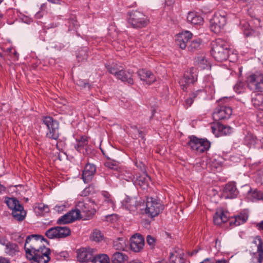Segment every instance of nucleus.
Masks as SVG:
<instances>
[{
    "label": "nucleus",
    "instance_id": "1",
    "mask_svg": "<svg viewBox=\"0 0 263 263\" xmlns=\"http://www.w3.org/2000/svg\"><path fill=\"white\" fill-rule=\"evenodd\" d=\"M43 241H48L41 235H32L28 236L24 245L26 257L32 258L33 257V254L42 250L43 248H46L42 243Z\"/></svg>",
    "mask_w": 263,
    "mask_h": 263
},
{
    "label": "nucleus",
    "instance_id": "2",
    "mask_svg": "<svg viewBox=\"0 0 263 263\" xmlns=\"http://www.w3.org/2000/svg\"><path fill=\"white\" fill-rule=\"evenodd\" d=\"M230 48L227 43L221 39L212 43L211 54L218 62L227 60L229 56Z\"/></svg>",
    "mask_w": 263,
    "mask_h": 263
},
{
    "label": "nucleus",
    "instance_id": "3",
    "mask_svg": "<svg viewBox=\"0 0 263 263\" xmlns=\"http://www.w3.org/2000/svg\"><path fill=\"white\" fill-rule=\"evenodd\" d=\"M246 82L248 88L254 92H263V73L256 72L248 76Z\"/></svg>",
    "mask_w": 263,
    "mask_h": 263
},
{
    "label": "nucleus",
    "instance_id": "4",
    "mask_svg": "<svg viewBox=\"0 0 263 263\" xmlns=\"http://www.w3.org/2000/svg\"><path fill=\"white\" fill-rule=\"evenodd\" d=\"M128 22L134 28L145 27L148 23L147 17L141 12L133 11L128 12Z\"/></svg>",
    "mask_w": 263,
    "mask_h": 263
},
{
    "label": "nucleus",
    "instance_id": "5",
    "mask_svg": "<svg viewBox=\"0 0 263 263\" xmlns=\"http://www.w3.org/2000/svg\"><path fill=\"white\" fill-rule=\"evenodd\" d=\"M164 209L160 200L150 197L147 198L145 213L149 217L158 216Z\"/></svg>",
    "mask_w": 263,
    "mask_h": 263
},
{
    "label": "nucleus",
    "instance_id": "6",
    "mask_svg": "<svg viewBox=\"0 0 263 263\" xmlns=\"http://www.w3.org/2000/svg\"><path fill=\"white\" fill-rule=\"evenodd\" d=\"M42 120L48 129L46 137L51 139L57 140L59 136V122L49 116L43 117Z\"/></svg>",
    "mask_w": 263,
    "mask_h": 263
},
{
    "label": "nucleus",
    "instance_id": "7",
    "mask_svg": "<svg viewBox=\"0 0 263 263\" xmlns=\"http://www.w3.org/2000/svg\"><path fill=\"white\" fill-rule=\"evenodd\" d=\"M187 144L192 150L197 153H202L208 150L210 147V142L204 139H199L195 136L189 137Z\"/></svg>",
    "mask_w": 263,
    "mask_h": 263
},
{
    "label": "nucleus",
    "instance_id": "8",
    "mask_svg": "<svg viewBox=\"0 0 263 263\" xmlns=\"http://www.w3.org/2000/svg\"><path fill=\"white\" fill-rule=\"evenodd\" d=\"M71 230L68 227L57 226L50 228L46 231V236L49 239H62L69 236Z\"/></svg>",
    "mask_w": 263,
    "mask_h": 263
},
{
    "label": "nucleus",
    "instance_id": "9",
    "mask_svg": "<svg viewBox=\"0 0 263 263\" xmlns=\"http://www.w3.org/2000/svg\"><path fill=\"white\" fill-rule=\"evenodd\" d=\"M227 23L225 16L220 14H215L210 21V29L216 34L220 33Z\"/></svg>",
    "mask_w": 263,
    "mask_h": 263
},
{
    "label": "nucleus",
    "instance_id": "10",
    "mask_svg": "<svg viewBox=\"0 0 263 263\" xmlns=\"http://www.w3.org/2000/svg\"><path fill=\"white\" fill-rule=\"evenodd\" d=\"M252 243L257 247V251L252 253V263H262L263 261V238L259 236L255 237Z\"/></svg>",
    "mask_w": 263,
    "mask_h": 263
},
{
    "label": "nucleus",
    "instance_id": "11",
    "mask_svg": "<svg viewBox=\"0 0 263 263\" xmlns=\"http://www.w3.org/2000/svg\"><path fill=\"white\" fill-rule=\"evenodd\" d=\"M50 250L48 248H43L42 250L32 254L33 257H27L32 263H48L50 259Z\"/></svg>",
    "mask_w": 263,
    "mask_h": 263
},
{
    "label": "nucleus",
    "instance_id": "12",
    "mask_svg": "<svg viewBox=\"0 0 263 263\" xmlns=\"http://www.w3.org/2000/svg\"><path fill=\"white\" fill-rule=\"evenodd\" d=\"M232 114V109L230 107L219 106L217 107L213 113V118L215 121H220L229 119Z\"/></svg>",
    "mask_w": 263,
    "mask_h": 263
},
{
    "label": "nucleus",
    "instance_id": "13",
    "mask_svg": "<svg viewBox=\"0 0 263 263\" xmlns=\"http://www.w3.org/2000/svg\"><path fill=\"white\" fill-rule=\"evenodd\" d=\"M81 218V211L80 210H71L66 214L60 217L57 221L58 224H65L72 222Z\"/></svg>",
    "mask_w": 263,
    "mask_h": 263
},
{
    "label": "nucleus",
    "instance_id": "14",
    "mask_svg": "<svg viewBox=\"0 0 263 263\" xmlns=\"http://www.w3.org/2000/svg\"><path fill=\"white\" fill-rule=\"evenodd\" d=\"M197 80V76L196 73V70L192 68L189 71L185 72L184 76L179 82L183 90L186 89L187 85L190 84H193Z\"/></svg>",
    "mask_w": 263,
    "mask_h": 263
},
{
    "label": "nucleus",
    "instance_id": "15",
    "mask_svg": "<svg viewBox=\"0 0 263 263\" xmlns=\"http://www.w3.org/2000/svg\"><path fill=\"white\" fill-rule=\"evenodd\" d=\"M144 200H139L137 197H127L125 199L124 205L129 211L134 212L139 208L141 210V206L144 205Z\"/></svg>",
    "mask_w": 263,
    "mask_h": 263
},
{
    "label": "nucleus",
    "instance_id": "16",
    "mask_svg": "<svg viewBox=\"0 0 263 263\" xmlns=\"http://www.w3.org/2000/svg\"><path fill=\"white\" fill-rule=\"evenodd\" d=\"M144 246V239L139 234H136L130 238V247L135 252H139L143 249Z\"/></svg>",
    "mask_w": 263,
    "mask_h": 263
},
{
    "label": "nucleus",
    "instance_id": "17",
    "mask_svg": "<svg viewBox=\"0 0 263 263\" xmlns=\"http://www.w3.org/2000/svg\"><path fill=\"white\" fill-rule=\"evenodd\" d=\"M212 133L216 136L219 137L231 134L232 129L230 126L224 125L219 123L211 125Z\"/></svg>",
    "mask_w": 263,
    "mask_h": 263
},
{
    "label": "nucleus",
    "instance_id": "18",
    "mask_svg": "<svg viewBox=\"0 0 263 263\" xmlns=\"http://www.w3.org/2000/svg\"><path fill=\"white\" fill-rule=\"evenodd\" d=\"M77 252L78 260L80 262L91 261L93 258V251L92 249L81 248Z\"/></svg>",
    "mask_w": 263,
    "mask_h": 263
},
{
    "label": "nucleus",
    "instance_id": "19",
    "mask_svg": "<svg viewBox=\"0 0 263 263\" xmlns=\"http://www.w3.org/2000/svg\"><path fill=\"white\" fill-rule=\"evenodd\" d=\"M238 194V191L234 182L227 183L223 189L222 195L225 198H235L237 196Z\"/></svg>",
    "mask_w": 263,
    "mask_h": 263
},
{
    "label": "nucleus",
    "instance_id": "20",
    "mask_svg": "<svg viewBox=\"0 0 263 263\" xmlns=\"http://www.w3.org/2000/svg\"><path fill=\"white\" fill-rule=\"evenodd\" d=\"M192 37V33L189 31H185L177 35L176 43V44L182 49H185L187 45V43Z\"/></svg>",
    "mask_w": 263,
    "mask_h": 263
},
{
    "label": "nucleus",
    "instance_id": "21",
    "mask_svg": "<svg viewBox=\"0 0 263 263\" xmlns=\"http://www.w3.org/2000/svg\"><path fill=\"white\" fill-rule=\"evenodd\" d=\"M96 171L95 165L88 163L85 165L82 173V179L85 183H88L92 180Z\"/></svg>",
    "mask_w": 263,
    "mask_h": 263
},
{
    "label": "nucleus",
    "instance_id": "22",
    "mask_svg": "<svg viewBox=\"0 0 263 263\" xmlns=\"http://www.w3.org/2000/svg\"><path fill=\"white\" fill-rule=\"evenodd\" d=\"M137 73L140 80L146 84L150 85L156 81L155 76L150 71L142 69L139 70Z\"/></svg>",
    "mask_w": 263,
    "mask_h": 263
},
{
    "label": "nucleus",
    "instance_id": "23",
    "mask_svg": "<svg viewBox=\"0 0 263 263\" xmlns=\"http://www.w3.org/2000/svg\"><path fill=\"white\" fill-rule=\"evenodd\" d=\"M88 138L86 136H82L80 139H77L74 147L80 153L85 154L88 148Z\"/></svg>",
    "mask_w": 263,
    "mask_h": 263
},
{
    "label": "nucleus",
    "instance_id": "24",
    "mask_svg": "<svg viewBox=\"0 0 263 263\" xmlns=\"http://www.w3.org/2000/svg\"><path fill=\"white\" fill-rule=\"evenodd\" d=\"M244 187L248 190L247 196L249 199L252 201L260 200H263V193L261 191L257 190L252 191L248 185H245Z\"/></svg>",
    "mask_w": 263,
    "mask_h": 263
},
{
    "label": "nucleus",
    "instance_id": "25",
    "mask_svg": "<svg viewBox=\"0 0 263 263\" xmlns=\"http://www.w3.org/2000/svg\"><path fill=\"white\" fill-rule=\"evenodd\" d=\"M229 220L228 217L222 210L217 211L213 216V221L215 224L220 225L225 223Z\"/></svg>",
    "mask_w": 263,
    "mask_h": 263
},
{
    "label": "nucleus",
    "instance_id": "26",
    "mask_svg": "<svg viewBox=\"0 0 263 263\" xmlns=\"http://www.w3.org/2000/svg\"><path fill=\"white\" fill-rule=\"evenodd\" d=\"M248 215L246 213H240L239 215L231 218L230 220L231 226H238L244 223L248 219Z\"/></svg>",
    "mask_w": 263,
    "mask_h": 263
},
{
    "label": "nucleus",
    "instance_id": "27",
    "mask_svg": "<svg viewBox=\"0 0 263 263\" xmlns=\"http://www.w3.org/2000/svg\"><path fill=\"white\" fill-rule=\"evenodd\" d=\"M186 19L188 22L194 25H201L203 22V18L195 12H189Z\"/></svg>",
    "mask_w": 263,
    "mask_h": 263
},
{
    "label": "nucleus",
    "instance_id": "28",
    "mask_svg": "<svg viewBox=\"0 0 263 263\" xmlns=\"http://www.w3.org/2000/svg\"><path fill=\"white\" fill-rule=\"evenodd\" d=\"M132 73L129 71L123 70L118 71L117 78L123 82H127L128 84H133L134 83L132 79Z\"/></svg>",
    "mask_w": 263,
    "mask_h": 263
},
{
    "label": "nucleus",
    "instance_id": "29",
    "mask_svg": "<svg viewBox=\"0 0 263 263\" xmlns=\"http://www.w3.org/2000/svg\"><path fill=\"white\" fill-rule=\"evenodd\" d=\"M150 177L146 174L143 173L137 176L135 183L139 185L141 188L145 189L149 185Z\"/></svg>",
    "mask_w": 263,
    "mask_h": 263
},
{
    "label": "nucleus",
    "instance_id": "30",
    "mask_svg": "<svg viewBox=\"0 0 263 263\" xmlns=\"http://www.w3.org/2000/svg\"><path fill=\"white\" fill-rule=\"evenodd\" d=\"M12 214L16 220L22 221L25 219L26 216V212L24 210L23 205H17V209L12 211Z\"/></svg>",
    "mask_w": 263,
    "mask_h": 263
},
{
    "label": "nucleus",
    "instance_id": "31",
    "mask_svg": "<svg viewBox=\"0 0 263 263\" xmlns=\"http://www.w3.org/2000/svg\"><path fill=\"white\" fill-rule=\"evenodd\" d=\"M253 105L259 109L263 110V95L255 93L252 98Z\"/></svg>",
    "mask_w": 263,
    "mask_h": 263
},
{
    "label": "nucleus",
    "instance_id": "32",
    "mask_svg": "<svg viewBox=\"0 0 263 263\" xmlns=\"http://www.w3.org/2000/svg\"><path fill=\"white\" fill-rule=\"evenodd\" d=\"M111 259L112 263H125L128 256L123 253L116 252L112 255Z\"/></svg>",
    "mask_w": 263,
    "mask_h": 263
},
{
    "label": "nucleus",
    "instance_id": "33",
    "mask_svg": "<svg viewBox=\"0 0 263 263\" xmlns=\"http://www.w3.org/2000/svg\"><path fill=\"white\" fill-rule=\"evenodd\" d=\"M126 240L123 237H118L114 240L113 247L117 250H124L126 248Z\"/></svg>",
    "mask_w": 263,
    "mask_h": 263
},
{
    "label": "nucleus",
    "instance_id": "34",
    "mask_svg": "<svg viewBox=\"0 0 263 263\" xmlns=\"http://www.w3.org/2000/svg\"><path fill=\"white\" fill-rule=\"evenodd\" d=\"M91 262L92 263H109V258L106 254H104L97 256L94 255Z\"/></svg>",
    "mask_w": 263,
    "mask_h": 263
},
{
    "label": "nucleus",
    "instance_id": "35",
    "mask_svg": "<svg viewBox=\"0 0 263 263\" xmlns=\"http://www.w3.org/2000/svg\"><path fill=\"white\" fill-rule=\"evenodd\" d=\"M18 251V247L13 243H8L6 246L5 252L9 255H14L16 252Z\"/></svg>",
    "mask_w": 263,
    "mask_h": 263
},
{
    "label": "nucleus",
    "instance_id": "36",
    "mask_svg": "<svg viewBox=\"0 0 263 263\" xmlns=\"http://www.w3.org/2000/svg\"><path fill=\"white\" fill-rule=\"evenodd\" d=\"M6 203L8 206L12 211L17 209V205H22L20 203L19 201L14 198H9L6 201Z\"/></svg>",
    "mask_w": 263,
    "mask_h": 263
},
{
    "label": "nucleus",
    "instance_id": "37",
    "mask_svg": "<svg viewBox=\"0 0 263 263\" xmlns=\"http://www.w3.org/2000/svg\"><path fill=\"white\" fill-rule=\"evenodd\" d=\"M79 206H80L79 207L80 211L81 210L83 213H85L87 215L93 214L95 213L93 208L86 207V204L83 202L80 203Z\"/></svg>",
    "mask_w": 263,
    "mask_h": 263
},
{
    "label": "nucleus",
    "instance_id": "38",
    "mask_svg": "<svg viewBox=\"0 0 263 263\" xmlns=\"http://www.w3.org/2000/svg\"><path fill=\"white\" fill-rule=\"evenodd\" d=\"M92 240L96 242H100L104 239V235L98 230H95L91 236Z\"/></svg>",
    "mask_w": 263,
    "mask_h": 263
},
{
    "label": "nucleus",
    "instance_id": "39",
    "mask_svg": "<svg viewBox=\"0 0 263 263\" xmlns=\"http://www.w3.org/2000/svg\"><path fill=\"white\" fill-rule=\"evenodd\" d=\"M66 25L68 26L69 30H72L74 28H76L78 25L76 16H71L67 21Z\"/></svg>",
    "mask_w": 263,
    "mask_h": 263
},
{
    "label": "nucleus",
    "instance_id": "40",
    "mask_svg": "<svg viewBox=\"0 0 263 263\" xmlns=\"http://www.w3.org/2000/svg\"><path fill=\"white\" fill-rule=\"evenodd\" d=\"M88 57L87 49L86 48L80 49L77 53V57L79 61H83L86 60Z\"/></svg>",
    "mask_w": 263,
    "mask_h": 263
},
{
    "label": "nucleus",
    "instance_id": "41",
    "mask_svg": "<svg viewBox=\"0 0 263 263\" xmlns=\"http://www.w3.org/2000/svg\"><path fill=\"white\" fill-rule=\"evenodd\" d=\"M196 62L201 69H205L208 67V61L202 56L198 57L196 59Z\"/></svg>",
    "mask_w": 263,
    "mask_h": 263
},
{
    "label": "nucleus",
    "instance_id": "42",
    "mask_svg": "<svg viewBox=\"0 0 263 263\" xmlns=\"http://www.w3.org/2000/svg\"><path fill=\"white\" fill-rule=\"evenodd\" d=\"M201 45V41L200 40H193L190 46H189L188 48L189 50H191L192 51H194L197 49H198Z\"/></svg>",
    "mask_w": 263,
    "mask_h": 263
},
{
    "label": "nucleus",
    "instance_id": "43",
    "mask_svg": "<svg viewBox=\"0 0 263 263\" xmlns=\"http://www.w3.org/2000/svg\"><path fill=\"white\" fill-rule=\"evenodd\" d=\"M102 195L103 197L104 201L108 204V205L110 207L114 206V203L111 199V195L107 192H103L102 193Z\"/></svg>",
    "mask_w": 263,
    "mask_h": 263
},
{
    "label": "nucleus",
    "instance_id": "44",
    "mask_svg": "<svg viewBox=\"0 0 263 263\" xmlns=\"http://www.w3.org/2000/svg\"><path fill=\"white\" fill-rule=\"evenodd\" d=\"M244 142L245 144L248 146L254 145L255 143V138L251 134H248L245 138Z\"/></svg>",
    "mask_w": 263,
    "mask_h": 263
},
{
    "label": "nucleus",
    "instance_id": "45",
    "mask_svg": "<svg viewBox=\"0 0 263 263\" xmlns=\"http://www.w3.org/2000/svg\"><path fill=\"white\" fill-rule=\"evenodd\" d=\"M176 256L178 259V263H184L185 259L184 258V253L183 251L180 249H175Z\"/></svg>",
    "mask_w": 263,
    "mask_h": 263
},
{
    "label": "nucleus",
    "instance_id": "46",
    "mask_svg": "<svg viewBox=\"0 0 263 263\" xmlns=\"http://www.w3.org/2000/svg\"><path fill=\"white\" fill-rule=\"evenodd\" d=\"M245 88V84L244 82L239 81L237 82L234 87V89L236 92L240 93L243 91Z\"/></svg>",
    "mask_w": 263,
    "mask_h": 263
},
{
    "label": "nucleus",
    "instance_id": "47",
    "mask_svg": "<svg viewBox=\"0 0 263 263\" xmlns=\"http://www.w3.org/2000/svg\"><path fill=\"white\" fill-rule=\"evenodd\" d=\"M146 243L151 249H154L156 243V239L154 237L148 235L146 237Z\"/></svg>",
    "mask_w": 263,
    "mask_h": 263
},
{
    "label": "nucleus",
    "instance_id": "48",
    "mask_svg": "<svg viewBox=\"0 0 263 263\" xmlns=\"http://www.w3.org/2000/svg\"><path fill=\"white\" fill-rule=\"evenodd\" d=\"M36 208H37L39 210L41 211H44L46 213H47L49 211V208L47 205H45L43 203H39L37 205H36Z\"/></svg>",
    "mask_w": 263,
    "mask_h": 263
},
{
    "label": "nucleus",
    "instance_id": "49",
    "mask_svg": "<svg viewBox=\"0 0 263 263\" xmlns=\"http://www.w3.org/2000/svg\"><path fill=\"white\" fill-rule=\"evenodd\" d=\"M106 67L107 70L110 73L114 74L117 77L118 71L116 69V68L114 67H112L109 65H106Z\"/></svg>",
    "mask_w": 263,
    "mask_h": 263
},
{
    "label": "nucleus",
    "instance_id": "50",
    "mask_svg": "<svg viewBox=\"0 0 263 263\" xmlns=\"http://www.w3.org/2000/svg\"><path fill=\"white\" fill-rule=\"evenodd\" d=\"M176 254L175 253V250L170 253V261L171 263H178L177 261V257L176 256Z\"/></svg>",
    "mask_w": 263,
    "mask_h": 263
},
{
    "label": "nucleus",
    "instance_id": "51",
    "mask_svg": "<svg viewBox=\"0 0 263 263\" xmlns=\"http://www.w3.org/2000/svg\"><path fill=\"white\" fill-rule=\"evenodd\" d=\"M135 163L137 167L139 168L142 171H144L145 170V165L143 162L140 161H138L136 159Z\"/></svg>",
    "mask_w": 263,
    "mask_h": 263
},
{
    "label": "nucleus",
    "instance_id": "52",
    "mask_svg": "<svg viewBox=\"0 0 263 263\" xmlns=\"http://www.w3.org/2000/svg\"><path fill=\"white\" fill-rule=\"evenodd\" d=\"M104 164L105 166L111 169H115L117 167L116 164L110 161L106 162Z\"/></svg>",
    "mask_w": 263,
    "mask_h": 263
},
{
    "label": "nucleus",
    "instance_id": "53",
    "mask_svg": "<svg viewBox=\"0 0 263 263\" xmlns=\"http://www.w3.org/2000/svg\"><path fill=\"white\" fill-rule=\"evenodd\" d=\"M132 128L138 133V137H136V138H141L142 139H144V135L142 131L138 129L136 126L132 127Z\"/></svg>",
    "mask_w": 263,
    "mask_h": 263
},
{
    "label": "nucleus",
    "instance_id": "54",
    "mask_svg": "<svg viewBox=\"0 0 263 263\" xmlns=\"http://www.w3.org/2000/svg\"><path fill=\"white\" fill-rule=\"evenodd\" d=\"M194 101V99L190 97L189 98L185 100V107L186 108H188L189 106H190L193 103Z\"/></svg>",
    "mask_w": 263,
    "mask_h": 263
},
{
    "label": "nucleus",
    "instance_id": "55",
    "mask_svg": "<svg viewBox=\"0 0 263 263\" xmlns=\"http://www.w3.org/2000/svg\"><path fill=\"white\" fill-rule=\"evenodd\" d=\"M254 33V31L252 29H251L246 30L244 31V34L247 36H252V35H253Z\"/></svg>",
    "mask_w": 263,
    "mask_h": 263
},
{
    "label": "nucleus",
    "instance_id": "56",
    "mask_svg": "<svg viewBox=\"0 0 263 263\" xmlns=\"http://www.w3.org/2000/svg\"><path fill=\"white\" fill-rule=\"evenodd\" d=\"M77 84L81 86H83L84 87H86L87 86H89V84L88 83L84 82L83 81H81V80H79L77 82Z\"/></svg>",
    "mask_w": 263,
    "mask_h": 263
},
{
    "label": "nucleus",
    "instance_id": "57",
    "mask_svg": "<svg viewBox=\"0 0 263 263\" xmlns=\"http://www.w3.org/2000/svg\"><path fill=\"white\" fill-rule=\"evenodd\" d=\"M256 227L259 231H263V220L256 224Z\"/></svg>",
    "mask_w": 263,
    "mask_h": 263
},
{
    "label": "nucleus",
    "instance_id": "58",
    "mask_svg": "<svg viewBox=\"0 0 263 263\" xmlns=\"http://www.w3.org/2000/svg\"><path fill=\"white\" fill-rule=\"evenodd\" d=\"M200 92H201V89L196 90V91L193 92L192 93V94L191 95V97H192L193 99H194Z\"/></svg>",
    "mask_w": 263,
    "mask_h": 263
},
{
    "label": "nucleus",
    "instance_id": "59",
    "mask_svg": "<svg viewBox=\"0 0 263 263\" xmlns=\"http://www.w3.org/2000/svg\"><path fill=\"white\" fill-rule=\"evenodd\" d=\"M258 122L263 126V115H261L258 116Z\"/></svg>",
    "mask_w": 263,
    "mask_h": 263
},
{
    "label": "nucleus",
    "instance_id": "60",
    "mask_svg": "<svg viewBox=\"0 0 263 263\" xmlns=\"http://www.w3.org/2000/svg\"><path fill=\"white\" fill-rule=\"evenodd\" d=\"M89 194V189H85L82 192V196H86L88 195Z\"/></svg>",
    "mask_w": 263,
    "mask_h": 263
},
{
    "label": "nucleus",
    "instance_id": "61",
    "mask_svg": "<svg viewBox=\"0 0 263 263\" xmlns=\"http://www.w3.org/2000/svg\"><path fill=\"white\" fill-rule=\"evenodd\" d=\"M0 263H9V260L5 258L0 257Z\"/></svg>",
    "mask_w": 263,
    "mask_h": 263
},
{
    "label": "nucleus",
    "instance_id": "62",
    "mask_svg": "<svg viewBox=\"0 0 263 263\" xmlns=\"http://www.w3.org/2000/svg\"><path fill=\"white\" fill-rule=\"evenodd\" d=\"M134 178V176L132 174H129V176H128L126 178H125L127 181H130L131 180H133Z\"/></svg>",
    "mask_w": 263,
    "mask_h": 263
},
{
    "label": "nucleus",
    "instance_id": "63",
    "mask_svg": "<svg viewBox=\"0 0 263 263\" xmlns=\"http://www.w3.org/2000/svg\"><path fill=\"white\" fill-rule=\"evenodd\" d=\"M200 263H213L210 258H206Z\"/></svg>",
    "mask_w": 263,
    "mask_h": 263
},
{
    "label": "nucleus",
    "instance_id": "64",
    "mask_svg": "<svg viewBox=\"0 0 263 263\" xmlns=\"http://www.w3.org/2000/svg\"><path fill=\"white\" fill-rule=\"evenodd\" d=\"M215 263H227L226 260H218Z\"/></svg>",
    "mask_w": 263,
    "mask_h": 263
}]
</instances>
